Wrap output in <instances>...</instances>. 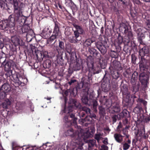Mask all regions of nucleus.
I'll list each match as a JSON object with an SVG mask.
<instances>
[{
    "mask_svg": "<svg viewBox=\"0 0 150 150\" xmlns=\"http://www.w3.org/2000/svg\"><path fill=\"white\" fill-rule=\"evenodd\" d=\"M15 18H13L10 15L8 19L2 21L0 22V26L2 29L6 30H7L9 28H13L15 25Z\"/></svg>",
    "mask_w": 150,
    "mask_h": 150,
    "instance_id": "nucleus-1",
    "label": "nucleus"
},
{
    "mask_svg": "<svg viewBox=\"0 0 150 150\" xmlns=\"http://www.w3.org/2000/svg\"><path fill=\"white\" fill-rule=\"evenodd\" d=\"M71 103L68 108L64 109V112L68 113L72 111V108H80L81 107L80 104L76 101L75 100L71 99L70 100Z\"/></svg>",
    "mask_w": 150,
    "mask_h": 150,
    "instance_id": "nucleus-2",
    "label": "nucleus"
},
{
    "mask_svg": "<svg viewBox=\"0 0 150 150\" xmlns=\"http://www.w3.org/2000/svg\"><path fill=\"white\" fill-rule=\"evenodd\" d=\"M74 26L75 28V30L74 31L75 36L76 38H81L79 35L83 34L84 33V30L82 27L76 24L74 25Z\"/></svg>",
    "mask_w": 150,
    "mask_h": 150,
    "instance_id": "nucleus-3",
    "label": "nucleus"
},
{
    "mask_svg": "<svg viewBox=\"0 0 150 150\" xmlns=\"http://www.w3.org/2000/svg\"><path fill=\"white\" fill-rule=\"evenodd\" d=\"M139 79L142 84L144 87H146L148 83V76L144 73H141L139 76Z\"/></svg>",
    "mask_w": 150,
    "mask_h": 150,
    "instance_id": "nucleus-4",
    "label": "nucleus"
},
{
    "mask_svg": "<svg viewBox=\"0 0 150 150\" xmlns=\"http://www.w3.org/2000/svg\"><path fill=\"white\" fill-rule=\"evenodd\" d=\"M13 6L14 10V15L17 18L21 16L20 11H18L19 6L17 0H13Z\"/></svg>",
    "mask_w": 150,
    "mask_h": 150,
    "instance_id": "nucleus-5",
    "label": "nucleus"
},
{
    "mask_svg": "<svg viewBox=\"0 0 150 150\" xmlns=\"http://www.w3.org/2000/svg\"><path fill=\"white\" fill-rule=\"evenodd\" d=\"M11 40L12 42L15 46L18 45L22 46L24 44V43L22 40L20 39L17 36H14L12 37L11 38Z\"/></svg>",
    "mask_w": 150,
    "mask_h": 150,
    "instance_id": "nucleus-6",
    "label": "nucleus"
},
{
    "mask_svg": "<svg viewBox=\"0 0 150 150\" xmlns=\"http://www.w3.org/2000/svg\"><path fill=\"white\" fill-rule=\"evenodd\" d=\"M137 33L138 35V40L140 44H144L142 40L144 38V36L143 33L142 32L141 28H140L138 29Z\"/></svg>",
    "mask_w": 150,
    "mask_h": 150,
    "instance_id": "nucleus-7",
    "label": "nucleus"
},
{
    "mask_svg": "<svg viewBox=\"0 0 150 150\" xmlns=\"http://www.w3.org/2000/svg\"><path fill=\"white\" fill-rule=\"evenodd\" d=\"M53 35L59 38L61 35V33L59 31V28L58 25L55 24V27L53 32Z\"/></svg>",
    "mask_w": 150,
    "mask_h": 150,
    "instance_id": "nucleus-8",
    "label": "nucleus"
},
{
    "mask_svg": "<svg viewBox=\"0 0 150 150\" xmlns=\"http://www.w3.org/2000/svg\"><path fill=\"white\" fill-rule=\"evenodd\" d=\"M149 48L146 46H144L140 50L139 53L141 57H143L145 54H147L149 52Z\"/></svg>",
    "mask_w": 150,
    "mask_h": 150,
    "instance_id": "nucleus-9",
    "label": "nucleus"
},
{
    "mask_svg": "<svg viewBox=\"0 0 150 150\" xmlns=\"http://www.w3.org/2000/svg\"><path fill=\"white\" fill-rule=\"evenodd\" d=\"M119 28L120 30L124 31L125 33H126L128 30L127 24L123 23H121L120 24Z\"/></svg>",
    "mask_w": 150,
    "mask_h": 150,
    "instance_id": "nucleus-10",
    "label": "nucleus"
},
{
    "mask_svg": "<svg viewBox=\"0 0 150 150\" xmlns=\"http://www.w3.org/2000/svg\"><path fill=\"white\" fill-rule=\"evenodd\" d=\"M89 93L88 91H87V92H86L83 96L82 97L81 100L82 102L85 104H88V102L89 101V99L88 98V95Z\"/></svg>",
    "mask_w": 150,
    "mask_h": 150,
    "instance_id": "nucleus-11",
    "label": "nucleus"
},
{
    "mask_svg": "<svg viewBox=\"0 0 150 150\" xmlns=\"http://www.w3.org/2000/svg\"><path fill=\"white\" fill-rule=\"evenodd\" d=\"M115 140L118 143H121L123 140L122 136L120 134L115 133L114 135Z\"/></svg>",
    "mask_w": 150,
    "mask_h": 150,
    "instance_id": "nucleus-12",
    "label": "nucleus"
},
{
    "mask_svg": "<svg viewBox=\"0 0 150 150\" xmlns=\"http://www.w3.org/2000/svg\"><path fill=\"white\" fill-rule=\"evenodd\" d=\"M22 32L24 33H33V31L32 30L30 29L29 27L27 25H25L23 26L22 28Z\"/></svg>",
    "mask_w": 150,
    "mask_h": 150,
    "instance_id": "nucleus-13",
    "label": "nucleus"
},
{
    "mask_svg": "<svg viewBox=\"0 0 150 150\" xmlns=\"http://www.w3.org/2000/svg\"><path fill=\"white\" fill-rule=\"evenodd\" d=\"M58 38L57 36L52 35L47 40V43L48 44H51L54 41L53 44H54L56 41V38Z\"/></svg>",
    "mask_w": 150,
    "mask_h": 150,
    "instance_id": "nucleus-14",
    "label": "nucleus"
},
{
    "mask_svg": "<svg viewBox=\"0 0 150 150\" xmlns=\"http://www.w3.org/2000/svg\"><path fill=\"white\" fill-rule=\"evenodd\" d=\"M81 38H76L74 36L70 37L69 39L71 42L75 43H77L78 41H80Z\"/></svg>",
    "mask_w": 150,
    "mask_h": 150,
    "instance_id": "nucleus-15",
    "label": "nucleus"
},
{
    "mask_svg": "<svg viewBox=\"0 0 150 150\" xmlns=\"http://www.w3.org/2000/svg\"><path fill=\"white\" fill-rule=\"evenodd\" d=\"M131 141L128 140L127 142L125 143L123 145V149L124 150H127L130 146Z\"/></svg>",
    "mask_w": 150,
    "mask_h": 150,
    "instance_id": "nucleus-16",
    "label": "nucleus"
},
{
    "mask_svg": "<svg viewBox=\"0 0 150 150\" xmlns=\"http://www.w3.org/2000/svg\"><path fill=\"white\" fill-rule=\"evenodd\" d=\"M11 102L8 99H6L2 103V107L4 108H7L8 106L11 104Z\"/></svg>",
    "mask_w": 150,
    "mask_h": 150,
    "instance_id": "nucleus-17",
    "label": "nucleus"
},
{
    "mask_svg": "<svg viewBox=\"0 0 150 150\" xmlns=\"http://www.w3.org/2000/svg\"><path fill=\"white\" fill-rule=\"evenodd\" d=\"M49 29V28H45L42 31L41 34L42 35L43 37L44 38H47L49 34L47 33V30Z\"/></svg>",
    "mask_w": 150,
    "mask_h": 150,
    "instance_id": "nucleus-18",
    "label": "nucleus"
},
{
    "mask_svg": "<svg viewBox=\"0 0 150 150\" xmlns=\"http://www.w3.org/2000/svg\"><path fill=\"white\" fill-rule=\"evenodd\" d=\"M103 134L100 133H98L95 134V139H96L98 142L99 141L103 138Z\"/></svg>",
    "mask_w": 150,
    "mask_h": 150,
    "instance_id": "nucleus-19",
    "label": "nucleus"
},
{
    "mask_svg": "<svg viewBox=\"0 0 150 150\" xmlns=\"http://www.w3.org/2000/svg\"><path fill=\"white\" fill-rule=\"evenodd\" d=\"M66 135L67 136H70L71 137H74L75 136V134L74 132V131L73 129H71L68 130L65 132Z\"/></svg>",
    "mask_w": 150,
    "mask_h": 150,
    "instance_id": "nucleus-20",
    "label": "nucleus"
},
{
    "mask_svg": "<svg viewBox=\"0 0 150 150\" xmlns=\"http://www.w3.org/2000/svg\"><path fill=\"white\" fill-rule=\"evenodd\" d=\"M65 4L66 6L70 7L75 5L71 0H65Z\"/></svg>",
    "mask_w": 150,
    "mask_h": 150,
    "instance_id": "nucleus-21",
    "label": "nucleus"
},
{
    "mask_svg": "<svg viewBox=\"0 0 150 150\" xmlns=\"http://www.w3.org/2000/svg\"><path fill=\"white\" fill-rule=\"evenodd\" d=\"M93 42V41L91 39H88L84 42L83 45L85 47H88L90 46Z\"/></svg>",
    "mask_w": 150,
    "mask_h": 150,
    "instance_id": "nucleus-22",
    "label": "nucleus"
},
{
    "mask_svg": "<svg viewBox=\"0 0 150 150\" xmlns=\"http://www.w3.org/2000/svg\"><path fill=\"white\" fill-rule=\"evenodd\" d=\"M74 88H73V89H70L68 90L65 91L64 94L66 95L67 96L68 95V93L69 92L71 94V93H72L73 95L74 96H75L76 95V94L75 93H74Z\"/></svg>",
    "mask_w": 150,
    "mask_h": 150,
    "instance_id": "nucleus-23",
    "label": "nucleus"
},
{
    "mask_svg": "<svg viewBox=\"0 0 150 150\" xmlns=\"http://www.w3.org/2000/svg\"><path fill=\"white\" fill-rule=\"evenodd\" d=\"M97 47L99 50L103 54H104L105 53V51L104 50H103L102 49L101 46H100V45H97Z\"/></svg>",
    "mask_w": 150,
    "mask_h": 150,
    "instance_id": "nucleus-24",
    "label": "nucleus"
},
{
    "mask_svg": "<svg viewBox=\"0 0 150 150\" xmlns=\"http://www.w3.org/2000/svg\"><path fill=\"white\" fill-rule=\"evenodd\" d=\"M31 34H30L29 33H28L26 35V38L27 40L30 41H31L32 39V35L33 33H30Z\"/></svg>",
    "mask_w": 150,
    "mask_h": 150,
    "instance_id": "nucleus-25",
    "label": "nucleus"
},
{
    "mask_svg": "<svg viewBox=\"0 0 150 150\" xmlns=\"http://www.w3.org/2000/svg\"><path fill=\"white\" fill-rule=\"evenodd\" d=\"M76 150H87V149L85 147V146L84 145L79 146Z\"/></svg>",
    "mask_w": 150,
    "mask_h": 150,
    "instance_id": "nucleus-26",
    "label": "nucleus"
},
{
    "mask_svg": "<svg viewBox=\"0 0 150 150\" xmlns=\"http://www.w3.org/2000/svg\"><path fill=\"white\" fill-rule=\"evenodd\" d=\"M24 4L23 3H21V4H20V5H19V7L18 9H19V11H20V13H21L20 11L21 10H23V8L24 7Z\"/></svg>",
    "mask_w": 150,
    "mask_h": 150,
    "instance_id": "nucleus-27",
    "label": "nucleus"
},
{
    "mask_svg": "<svg viewBox=\"0 0 150 150\" xmlns=\"http://www.w3.org/2000/svg\"><path fill=\"white\" fill-rule=\"evenodd\" d=\"M117 41L119 44H121L122 43L123 41V39L121 36H119L117 38Z\"/></svg>",
    "mask_w": 150,
    "mask_h": 150,
    "instance_id": "nucleus-28",
    "label": "nucleus"
},
{
    "mask_svg": "<svg viewBox=\"0 0 150 150\" xmlns=\"http://www.w3.org/2000/svg\"><path fill=\"white\" fill-rule=\"evenodd\" d=\"M59 46L62 49H64V43L62 41H60L59 43Z\"/></svg>",
    "mask_w": 150,
    "mask_h": 150,
    "instance_id": "nucleus-29",
    "label": "nucleus"
},
{
    "mask_svg": "<svg viewBox=\"0 0 150 150\" xmlns=\"http://www.w3.org/2000/svg\"><path fill=\"white\" fill-rule=\"evenodd\" d=\"M137 101L142 103L144 105H146L147 104V102L144 100L142 99L139 98L138 99Z\"/></svg>",
    "mask_w": 150,
    "mask_h": 150,
    "instance_id": "nucleus-30",
    "label": "nucleus"
},
{
    "mask_svg": "<svg viewBox=\"0 0 150 150\" xmlns=\"http://www.w3.org/2000/svg\"><path fill=\"white\" fill-rule=\"evenodd\" d=\"M101 147V150H108V147L104 145H102Z\"/></svg>",
    "mask_w": 150,
    "mask_h": 150,
    "instance_id": "nucleus-31",
    "label": "nucleus"
},
{
    "mask_svg": "<svg viewBox=\"0 0 150 150\" xmlns=\"http://www.w3.org/2000/svg\"><path fill=\"white\" fill-rule=\"evenodd\" d=\"M8 85L4 84L2 88H4L6 90L8 91L9 90V89L8 87Z\"/></svg>",
    "mask_w": 150,
    "mask_h": 150,
    "instance_id": "nucleus-32",
    "label": "nucleus"
},
{
    "mask_svg": "<svg viewBox=\"0 0 150 150\" xmlns=\"http://www.w3.org/2000/svg\"><path fill=\"white\" fill-rule=\"evenodd\" d=\"M89 51L91 54H93L96 52V50L93 48H89Z\"/></svg>",
    "mask_w": 150,
    "mask_h": 150,
    "instance_id": "nucleus-33",
    "label": "nucleus"
},
{
    "mask_svg": "<svg viewBox=\"0 0 150 150\" xmlns=\"http://www.w3.org/2000/svg\"><path fill=\"white\" fill-rule=\"evenodd\" d=\"M117 118V115H113L112 118L114 122H116Z\"/></svg>",
    "mask_w": 150,
    "mask_h": 150,
    "instance_id": "nucleus-34",
    "label": "nucleus"
},
{
    "mask_svg": "<svg viewBox=\"0 0 150 150\" xmlns=\"http://www.w3.org/2000/svg\"><path fill=\"white\" fill-rule=\"evenodd\" d=\"M76 81V80H71L68 83L70 85H71L72 83Z\"/></svg>",
    "mask_w": 150,
    "mask_h": 150,
    "instance_id": "nucleus-35",
    "label": "nucleus"
},
{
    "mask_svg": "<svg viewBox=\"0 0 150 150\" xmlns=\"http://www.w3.org/2000/svg\"><path fill=\"white\" fill-rule=\"evenodd\" d=\"M85 110L87 114H90V110L88 108H85Z\"/></svg>",
    "mask_w": 150,
    "mask_h": 150,
    "instance_id": "nucleus-36",
    "label": "nucleus"
},
{
    "mask_svg": "<svg viewBox=\"0 0 150 150\" xmlns=\"http://www.w3.org/2000/svg\"><path fill=\"white\" fill-rule=\"evenodd\" d=\"M90 116L91 117V118H94L95 119H96V115L94 114H91L90 113Z\"/></svg>",
    "mask_w": 150,
    "mask_h": 150,
    "instance_id": "nucleus-37",
    "label": "nucleus"
},
{
    "mask_svg": "<svg viewBox=\"0 0 150 150\" xmlns=\"http://www.w3.org/2000/svg\"><path fill=\"white\" fill-rule=\"evenodd\" d=\"M72 120H73V123L74 124H76V120H77V118L76 117H75L72 119Z\"/></svg>",
    "mask_w": 150,
    "mask_h": 150,
    "instance_id": "nucleus-38",
    "label": "nucleus"
},
{
    "mask_svg": "<svg viewBox=\"0 0 150 150\" xmlns=\"http://www.w3.org/2000/svg\"><path fill=\"white\" fill-rule=\"evenodd\" d=\"M103 142L104 144H108V140L107 139H106L104 140L103 141Z\"/></svg>",
    "mask_w": 150,
    "mask_h": 150,
    "instance_id": "nucleus-39",
    "label": "nucleus"
},
{
    "mask_svg": "<svg viewBox=\"0 0 150 150\" xmlns=\"http://www.w3.org/2000/svg\"><path fill=\"white\" fill-rule=\"evenodd\" d=\"M147 26L150 29V21H148L146 24Z\"/></svg>",
    "mask_w": 150,
    "mask_h": 150,
    "instance_id": "nucleus-40",
    "label": "nucleus"
},
{
    "mask_svg": "<svg viewBox=\"0 0 150 150\" xmlns=\"http://www.w3.org/2000/svg\"><path fill=\"white\" fill-rule=\"evenodd\" d=\"M97 105V102H95L93 104V108L95 107L96 108V107Z\"/></svg>",
    "mask_w": 150,
    "mask_h": 150,
    "instance_id": "nucleus-41",
    "label": "nucleus"
},
{
    "mask_svg": "<svg viewBox=\"0 0 150 150\" xmlns=\"http://www.w3.org/2000/svg\"><path fill=\"white\" fill-rule=\"evenodd\" d=\"M104 130L108 131L109 133L110 131V129L108 128L107 127L104 129Z\"/></svg>",
    "mask_w": 150,
    "mask_h": 150,
    "instance_id": "nucleus-42",
    "label": "nucleus"
},
{
    "mask_svg": "<svg viewBox=\"0 0 150 150\" xmlns=\"http://www.w3.org/2000/svg\"><path fill=\"white\" fill-rule=\"evenodd\" d=\"M121 126H122V125H121V123L119 122V125L117 127V128L118 129L120 128L121 127Z\"/></svg>",
    "mask_w": 150,
    "mask_h": 150,
    "instance_id": "nucleus-43",
    "label": "nucleus"
},
{
    "mask_svg": "<svg viewBox=\"0 0 150 150\" xmlns=\"http://www.w3.org/2000/svg\"><path fill=\"white\" fill-rule=\"evenodd\" d=\"M70 117L71 118H72V119H73L74 118H75V116H74V114H71L70 115Z\"/></svg>",
    "mask_w": 150,
    "mask_h": 150,
    "instance_id": "nucleus-44",
    "label": "nucleus"
},
{
    "mask_svg": "<svg viewBox=\"0 0 150 150\" xmlns=\"http://www.w3.org/2000/svg\"><path fill=\"white\" fill-rule=\"evenodd\" d=\"M64 119L66 122L68 121V117L67 116H66L64 117Z\"/></svg>",
    "mask_w": 150,
    "mask_h": 150,
    "instance_id": "nucleus-45",
    "label": "nucleus"
},
{
    "mask_svg": "<svg viewBox=\"0 0 150 150\" xmlns=\"http://www.w3.org/2000/svg\"><path fill=\"white\" fill-rule=\"evenodd\" d=\"M144 1L146 2H150V0H143Z\"/></svg>",
    "mask_w": 150,
    "mask_h": 150,
    "instance_id": "nucleus-46",
    "label": "nucleus"
},
{
    "mask_svg": "<svg viewBox=\"0 0 150 150\" xmlns=\"http://www.w3.org/2000/svg\"><path fill=\"white\" fill-rule=\"evenodd\" d=\"M94 109V111L95 112H97V110L96 109V108L95 107L93 108Z\"/></svg>",
    "mask_w": 150,
    "mask_h": 150,
    "instance_id": "nucleus-47",
    "label": "nucleus"
},
{
    "mask_svg": "<svg viewBox=\"0 0 150 150\" xmlns=\"http://www.w3.org/2000/svg\"><path fill=\"white\" fill-rule=\"evenodd\" d=\"M143 134H144L145 133V129H144V127H143Z\"/></svg>",
    "mask_w": 150,
    "mask_h": 150,
    "instance_id": "nucleus-48",
    "label": "nucleus"
},
{
    "mask_svg": "<svg viewBox=\"0 0 150 150\" xmlns=\"http://www.w3.org/2000/svg\"><path fill=\"white\" fill-rule=\"evenodd\" d=\"M100 65H105V63H104V64H103V63H102L101 62H100Z\"/></svg>",
    "mask_w": 150,
    "mask_h": 150,
    "instance_id": "nucleus-49",
    "label": "nucleus"
},
{
    "mask_svg": "<svg viewBox=\"0 0 150 150\" xmlns=\"http://www.w3.org/2000/svg\"><path fill=\"white\" fill-rule=\"evenodd\" d=\"M67 100V99L66 98H65V103L66 102Z\"/></svg>",
    "mask_w": 150,
    "mask_h": 150,
    "instance_id": "nucleus-50",
    "label": "nucleus"
},
{
    "mask_svg": "<svg viewBox=\"0 0 150 150\" xmlns=\"http://www.w3.org/2000/svg\"><path fill=\"white\" fill-rule=\"evenodd\" d=\"M47 100H50V99H51V98H47Z\"/></svg>",
    "mask_w": 150,
    "mask_h": 150,
    "instance_id": "nucleus-51",
    "label": "nucleus"
},
{
    "mask_svg": "<svg viewBox=\"0 0 150 150\" xmlns=\"http://www.w3.org/2000/svg\"><path fill=\"white\" fill-rule=\"evenodd\" d=\"M19 83H21V81H19V82H18Z\"/></svg>",
    "mask_w": 150,
    "mask_h": 150,
    "instance_id": "nucleus-52",
    "label": "nucleus"
},
{
    "mask_svg": "<svg viewBox=\"0 0 150 150\" xmlns=\"http://www.w3.org/2000/svg\"><path fill=\"white\" fill-rule=\"evenodd\" d=\"M79 1L81 2V0H79Z\"/></svg>",
    "mask_w": 150,
    "mask_h": 150,
    "instance_id": "nucleus-53",
    "label": "nucleus"
},
{
    "mask_svg": "<svg viewBox=\"0 0 150 150\" xmlns=\"http://www.w3.org/2000/svg\"><path fill=\"white\" fill-rule=\"evenodd\" d=\"M1 80L0 79V83L1 82Z\"/></svg>",
    "mask_w": 150,
    "mask_h": 150,
    "instance_id": "nucleus-54",
    "label": "nucleus"
},
{
    "mask_svg": "<svg viewBox=\"0 0 150 150\" xmlns=\"http://www.w3.org/2000/svg\"><path fill=\"white\" fill-rule=\"evenodd\" d=\"M59 8H60V7H61V6H59Z\"/></svg>",
    "mask_w": 150,
    "mask_h": 150,
    "instance_id": "nucleus-55",
    "label": "nucleus"
}]
</instances>
